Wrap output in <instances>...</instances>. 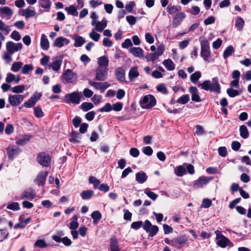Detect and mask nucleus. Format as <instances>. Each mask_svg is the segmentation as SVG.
Here are the masks:
<instances>
[{"label": "nucleus", "mask_w": 251, "mask_h": 251, "mask_svg": "<svg viewBox=\"0 0 251 251\" xmlns=\"http://www.w3.org/2000/svg\"><path fill=\"white\" fill-rule=\"evenodd\" d=\"M42 97L41 93L35 92L26 101H25L23 105L26 108H31L33 107L37 102V101Z\"/></svg>", "instance_id": "11"}, {"label": "nucleus", "mask_w": 251, "mask_h": 251, "mask_svg": "<svg viewBox=\"0 0 251 251\" xmlns=\"http://www.w3.org/2000/svg\"><path fill=\"white\" fill-rule=\"evenodd\" d=\"M163 64L169 71H173L175 69V65L170 59L164 60L163 62Z\"/></svg>", "instance_id": "31"}, {"label": "nucleus", "mask_w": 251, "mask_h": 251, "mask_svg": "<svg viewBox=\"0 0 251 251\" xmlns=\"http://www.w3.org/2000/svg\"><path fill=\"white\" fill-rule=\"evenodd\" d=\"M215 233L216 235V239L218 240L217 242V244L218 246L225 248H226L227 245H229L231 243V241L226 236H225L223 234L221 233V232L217 230L215 231Z\"/></svg>", "instance_id": "7"}, {"label": "nucleus", "mask_w": 251, "mask_h": 251, "mask_svg": "<svg viewBox=\"0 0 251 251\" xmlns=\"http://www.w3.org/2000/svg\"><path fill=\"white\" fill-rule=\"evenodd\" d=\"M22 16H25V18L32 17L35 16L36 13L34 10H30L29 8L22 10Z\"/></svg>", "instance_id": "40"}, {"label": "nucleus", "mask_w": 251, "mask_h": 251, "mask_svg": "<svg viewBox=\"0 0 251 251\" xmlns=\"http://www.w3.org/2000/svg\"><path fill=\"white\" fill-rule=\"evenodd\" d=\"M190 100V97L188 94H185L181 96L176 100L177 103L185 104Z\"/></svg>", "instance_id": "49"}, {"label": "nucleus", "mask_w": 251, "mask_h": 251, "mask_svg": "<svg viewBox=\"0 0 251 251\" xmlns=\"http://www.w3.org/2000/svg\"><path fill=\"white\" fill-rule=\"evenodd\" d=\"M110 249L111 251H120L119 248V243L115 237L110 239Z\"/></svg>", "instance_id": "28"}, {"label": "nucleus", "mask_w": 251, "mask_h": 251, "mask_svg": "<svg viewBox=\"0 0 251 251\" xmlns=\"http://www.w3.org/2000/svg\"><path fill=\"white\" fill-rule=\"evenodd\" d=\"M240 136L244 139H246L249 137V132L247 127L245 125H242L240 126Z\"/></svg>", "instance_id": "43"}, {"label": "nucleus", "mask_w": 251, "mask_h": 251, "mask_svg": "<svg viewBox=\"0 0 251 251\" xmlns=\"http://www.w3.org/2000/svg\"><path fill=\"white\" fill-rule=\"evenodd\" d=\"M51 159L50 156L44 151L39 152L37 155V161L38 163L45 167L50 166Z\"/></svg>", "instance_id": "5"}, {"label": "nucleus", "mask_w": 251, "mask_h": 251, "mask_svg": "<svg viewBox=\"0 0 251 251\" xmlns=\"http://www.w3.org/2000/svg\"><path fill=\"white\" fill-rule=\"evenodd\" d=\"M34 114L36 118H42L44 116V113L40 106L34 108Z\"/></svg>", "instance_id": "54"}, {"label": "nucleus", "mask_w": 251, "mask_h": 251, "mask_svg": "<svg viewBox=\"0 0 251 251\" xmlns=\"http://www.w3.org/2000/svg\"><path fill=\"white\" fill-rule=\"evenodd\" d=\"M7 208L13 211H17L20 209V205L17 202H13L9 203L7 206Z\"/></svg>", "instance_id": "55"}, {"label": "nucleus", "mask_w": 251, "mask_h": 251, "mask_svg": "<svg viewBox=\"0 0 251 251\" xmlns=\"http://www.w3.org/2000/svg\"><path fill=\"white\" fill-rule=\"evenodd\" d=\"M7 153L8 154V158L10 160H13L14 156L19 154L21 152V149L15 146L12 147H8L6 149Z\"/></svg>", "instance_id": "14"}, {"label": "nucleus", "mask_w": 251, "mask_h": 251, "mask_svg": "<svg viewBox=\"0 0 251 251\" xmlns=\"http://www.w3.org/2000/svg\"><path fill=\"white\" fill-rule=\"evenodd\" d=\"M82 98L81 92H73L71 93L66 94L63 98V101L66 103L78 104Z\"/></svg>", "instance_id": "4"}, {"label": "nucleus", "mask_w": 251, "mask_h": 251, "mask_svg": "<svg viewBox=\"0 0 251 251\" xmlns=\"http://www.w3.org/2000/svg\"><path fill=\"white\" fill-rule=\"evenodd\" d=\"M36 193L32 189L30 188L28 190L24 191L21 195V199L22 200L27 199L29 200H33L36 197Z\"/></svg>", "instance_id": "20"}, {"label": "nucleus", "mask_w": 251, "mask_h": 251, "mask_svg": "<svg viewBox=\"0 0 251 251\" xmlns=\"http://www.w3.org/2000/svg\"><path fill=\"white\" fill-rule=\"evenodd\" d=\"M62 64V59H56L53 61L50 64V67L54 71H58L60 68Z\"/></svg>", "instance_id": "42"}, {"label": "nucleus", "mask_w": 251, "mask_h": 251, "mask_svg": "<svg viewBox=\"0 0 251 251\" xmlns=\"http://www.w3.org/2000/svg\"><path fill=\"white\" fill-rule=\"evenodd\" d=\"M158 57L159 56L157 55V54H156V53L154 52L153 53H148L147 55L145 56V58L147 62H154L158 58Z\"/></svg>", "instance_id": "53"}, {"label": "nucleus", "mask_w": 251, "mask_h": 251, "mask_svg": "<svg viewBox=\"0 0 251 251\" xmlns=\"http://www.w3.org/2000/svg\"><path fill=\"white\" fill-rule=\"evenodd\" d=\"M135 6V3L134 1H131L129 3L126 4L125 6L126 10L129 13H131L133 11V8Z\"/></svg>", "instance_id": "64"}, {"label": "nucleus", "mask_w": 251, "mask_h": 251, "mask_svg": "<svg viewBox=\"0 0 251 251\" xmlns=\"http://www.w3.org/2000/svg\"><path fill=\"white\" fill-rule=\"evenodd\" d=\"M212 179V177L201 176L198 179L195 180L193 184L194 189L201 188L203 187L204 185L207 184L209 181Z\"/></svg>", "instance_id": "9"}, {"label": "nucleus", "mask_w": 251, "mask_h": 251, "mask_svg": "<svg viewBox=\"0 0 251 251\" xmlns=\"http://www.w3.org/2000/svg\"><path fill=\"white\" fill-rule=\"evenodd\" d=\"M188 239L186 235H180L171 240V245L177 249H180L186 243Z\"/></svg>", "instance_id": "8"}, {"label": "nucleus", "mask_w": 251, "mask_h": 251, "mask_svg": "<svg viewBox=\"0 0 251 251\" xmlns=\"http://www.w3.org/2000/svg\"><path fill=\"white\" fill-rule=\"evenodd\" d=\"M40 45L41 48L44 50H48L50 47L49 41L44 34L41 35Z\"/></svg>", "instance_id": "27"}, {"label": "nucleus", "mask_w": 251, "mask_h": 251, "mask_svg": "<svg viewBox=\"0 0 251 251\" xmlns=\"http://www.w3.org/2000/svg\"><path fill=\"white\" fill-rule=\"evenodd\" d=\"M245 25V21L243 19L238 16L235 19V27L239 31H242Z\"/></svg>", "instance_id": "29"}, {"label": "nucleus", "mask_w": 251, "mask_h": 251, "mask_svg": "<svg viewBox=\"0 0 251 251\" xmlns=\"http://www.w3.org/2000/svg\"><path fill=\"white\" fill-rule=\"evenodd\" d=\"M90 37L94 41L98 42L100 38V34L96 32L95 29H93L92 31L89 34Z\"/></svg>", "instance_id": "59"}, {"label": "nucleus", "mask_w": 251, "mask_h": 251, "mask_svg": "<svg viewBox=\"0 0 251 251\" xmlns=\"http://www.w3.org/2000/svg\"><path fill=\"white\" fill-rule=\"evenodd\" d=\"M242 91L241 89L235 90L232 88H228L226 90V93L229 97L230 98H234L238 96Z\"/></svg>", "instance_id": "33"}, {"label": "nucleus", "mask_w": 251, "mask_h": 251, "mask_svg": "<svg viewBox=\"0 0 251 251\" xmlns=\"http://www.w3.org/2000/svg\"><path fill=\"white\" fill-rule=\"evenodd\" d=\"M30 138V135H25L23 137L19 138L17 141L16 144L20 146H24L27 143Z\"/></svg>", "instance_id": "36"}, {"label": "nucleus", "mask_w": 251, "mask_h": 251, "mask_svg": "<svg viewBox=\"0 0 251 251\" xmlns=\"http://www.w3.org/2000/svg\"><path fill=\"white\" fill-rule=\"evenodd\" d=\"M234 52V49L232 46H228L225 50L223 53V57L224 59H226L227 57L231 55Z\"/></svg>", "instance_id": "41"}, {"label": "nucleus", "mask_w": 251, "mask_h": 251, "mask_svg": "<svg viewBox=\"0 0 251 251\" xmlns=\"http://www.w3.org/2000/svg\"><path fill=\"white\" fill-rule=\"evenodd\" d=\"M125 74L126 72L125 70L121 67H118L115 70V77L120 82H126Z\"/></svg>", "instance_id": "19"}, {"label": "nucleus", "mask_w": 251, "mask_h": 251, "mask_svg": "<svg viewBox=\"0 0 251 251\" xmlns=\"http://www.w3.org/2000/svg\"><path fill=\"white\" fill-rule=\"evenodd\" d=\"M109 60L105 56H102L98 58V64L100 66L107 67L108 65Z\"/></svg>", "instance_id": "44"}, {"label": "nucleus", "mask_w": 251, "mask_h": 251, "mask_svg": "<svg viewBox=\"0 0 251 251\" xmlns=\"http://www.w3.org/2000/svg\"><path fill=\"white\" fill-rule=\"evenodd\" d=\"M143 222L141 221L134 222L131 224V228L137 230L142 226H143Z\"/></svg>", "instance_id": "63"}, {"label": "nucleus", "mask_w": 251, "mask_h": 251, "mask_svg": "<svg viewBox=\"0 0 251 251\" xmlns=\"http://www.w3.org/2000/svg\"><path fill=\"white\" fill-rule=\"evenodd\" d=\"M39 6L42 8L47 9V11L50 8L51 2L50 0H40L39 1Z\"/></svg>", "instance_id": "38"}, {"label": "nucleus", "mask_w": 251, "mask_h": 251, "mask_svg": "<svg viewBox=\"0 0 251 251\" xmlns=\"http://www.w3.org/2000/svg\"><path fill=\"white\" fill-rule=\"evenodd\" d=\"M156 89L158 92H160L164 94H168V90L164 83H161L156 86Z\"/></svg>", "instance_id": "58"}, {"label": "nucleus", "mask_w": 251, "mask_h": 251, "mask_svg": "<svg viewBox=\"0 0 251 251\" xmlns=\"http://www.w3.org/2000/svg\"><path fill=\"white\" fill-rule=\"evenodd\" d=\"M52 239L57 243L62 242L66 246H69L72 244V242L71 239L67 236L61 238L58 236L52 235Z\"/></svg>", "instance_id": "21"}, {"label": "nucleus", "mask_w": 251, "mask_h": 251, "mask_svg": "<svg viewBox=\"0 0 251 251\" xmlns=\"http://www.w3.org/2000/svg\"><path fill=\"white\" fill-rule=\"evenodd\" d=\"M6 48L9 53L13 54L14 52L22 50L23 45L21 43L15 44L12 41H8L6 43Z\"/></svg>", "instance_id": "12"}, {"label": "nucleus", "mask_w": 251, "mask_h": 251, "mask_svg": "<svg viewBox=\"0 0 251 251\" xmlns=\"http://www.w3.org/2000/svg\"><path fill=\"white\" fill-rule=\"evenodd\" d=\"M129 51L136 57H145L144 54V50L140 47H132L129 49Z\"/></svg>", "instance_id": "24"}, {"label": "nucleus", "mask_w": 251, "mask_h": 251, "mask_svg": "<svg viewBox=\"0 0 251 251\" xmlns=\"http://www.w3.org/2000/svg\"><path fill=\"white\" fill-rule=\"evenodd\" d=\"M112 109V106L111 104L109 102L106 103L104 106L98 109V111L101 112H109Z\"/></svg>", "instance_id": "57"}, {"label": "nucleus", "mask_w": 251, "mask_h": 251, "mask_svg": "<svg viewBox=\"0 0 251 251\" xmlns=\"http://www.w3.org/2000/svg\"><path fill=\"white\" fill-rule=\"evenodd\" d=\"M72 38L75 41L74 46L75 47H81L86 42L85 39L83 37L77 34H73Z\"/></svg>", "instance_id": "22"}, {"label": "nucleus", "mask_w": 251, "mask_h": 251, "mask_svg": "<svg viewBox=\"0 0 251 251\" xmlns=\"http://www.w3.org/2000/svg\"><path fill=\"white\" fill-rule=\"evenodd\" d=\"M143 228L147 233H149V236L150 237L155 236L159 230L158 227L155 225H152L149 220L145 221L143 225Z\"/></svg>", "instance_id": "6"}, {"label": "nucleus", "mask_w": 251, "mask_h": 251, "mask_svg": "<svg viewBox=\"0 0 251 251\" xmlns=\"http://www.w3.org/2000/svg\"><path fill=\"white\" fill-rule=\"evenodd\" d=\"M47 245L45 240L42 239L37 240L34 243L35 247H38L40 248H44L47 247Z\"/></svg>", "instance_id": "61"}, {"label": "nucleus", "mask_w": 251, "mask_h": 251, "mask_svg": "<svg viewBox=\"0 0 251 251\" xmlns=\"http://www.w3.org/2000/svg\"><path fill=\"white\" fill-rule=\"evenodd\" d=\"M48 175V172H42L40 173L34 180V182L39 186L41 185L42 186H43L46 183V178Z\"/></svg>", "instance_id": "18"}, {"label": "nucleus", "mask_w": 251, "mask_h": 251, "mask_svg": "<svg viewBox=\"0 0 251 251\" xmlns=\"http://www.w3.org/2000/svg\"><path fill=\"white\" fill-rule=\"evenodd\" d=\"M145 193L152 200L155 201L157 197H158V195L154 192L151 191L150 190L149 188H146L145 190Z\"/></svg>", "instance_id": "52"}, {"label": "nucleus", "mask_w": 251, "mask_h": 251, "mask_svg": "<svg viewBox=\"0 0 251 251\" xmlns=\"http://www.w3.org/2000/svg\"><path fill=\"white\" fill-rule=\"evenodd\" d=\"M107 69L102 70V69L98 67L96 70L95 79L98 81H104L107 77Z\"/></svg>", "instance_id": "15"}, {"label": "nucleus", "mask_w": 251, "mask_h": 251, "mask_svg": "<svg viewBox=\"0 0 251 251\" xmlns=\"http://www.w3.org/2000/svg\"><path fill=\"white\" fill-rule=\"evenodd\" d=\"M199 87L205 91H209L217 94L221 93V86L219 83L218 77L212 78V81L209 80H204L202 83L199 84Z\"/></svg>", "instance_id": "1"}, {"label": "nucleus", "mask_w": 251, "mask_h": 251, "mask_svg": "<svg viewBox=\"0 0 251 251\" xmlns=\"http://www.w3.org/2000/svg\"><path fill=\"white\" fill-rule=\"evenodd\" d=\"M63 78L67 83H74L76 82L77 74L70 69H67L63 74Z\"/></svg>", "instance_id": "10"}, {"label": "nucleus", "mask_w": 251, "mask_h": 251, "mask_svg": "<svg viewBox=\"0 0 251 251\" xmlns=\"http://www.w3.org/2000/svg\"><path fill=\"white\" fill-rule=\"evenodd\" d=\"M139 102L143 109H148L156 105V100L154 96L149 94L142 97Z\"/></svg>", "instance_id": "2"}, {"label": "nucleus", "mask_w": 251, "mask_h": 251, "mask_svg": "<svg viewBox=\"0 0 251 251\" xmlns=\"http://www.w3.org/2000/svg\"><path fill=\"white\" fill-rule=\"evenodd\" d=\"M71 137L69 140L71 143L74 144L79 143L81 139V136L79 133L77 131L73 130L70 134Z\"/></svg>", "instance_id": "23"}, {"label": "nucleus", "mask_w": 251, "mask_h": 251, "mask_svg": "<svg viewBox=\"0 0 251 251\" xmlns=\"http://www.w3.org/2000/svg\"><path fill=\"white\" fill-rule=\"evenodd\" d=\"M94 195V191L92 190H84L81 194L80 196L84 200L90 199Z\"/></svg>", "instance_id": "30"}, {"label": "nucleus", "mask_w": 251, "mask_h": 251, "mask_svg": "<svg viewBox=\"0 0 251 251\" xmlns=\"http://www.w3.org/2000/svg\"><path fill=\"white\" fill-rule=\"evenodd\" d=\"M139 75L137 67H133L129 70L128 73V77L130 81H133Z\"/></svg>", "instance_id": "26"}, {"label": "nucleus", "mask_w": 251, "mask_h": 251, "mask_svg": "<svg viewBox=\"0 0 251 251\" xmlns=\"http://www.w3.org/2000/svg\"><path fill=\"white\" fill-rule=\"evenodd\" d=\"M0 14L1 17L2 18L3 16L2 14H5L7 16H11L13 13L10 8L7 6L0 7Z\"/></svg>", "instance_id": "35"}, {"label": "nucleus", "mask_w": 251, "mask_h": 251, "mask_svg": "<svg viewBox=\"0 0 251 251\" xmlns=\"http://www.w3.org/2000/svg\"><path fill=\"white\" fill-rule=\"evenodd\" d=\"M186 170L182 165L177 166L175 170V173L178 176H182L186 174Z\"/></svg>", "instance_id": "46"}, {"label": "nucleus", "mask_w": 251, "mask_h": 251, "mask_svg": "<svg viewBox=\"0 0 251 251\" xmlns=\"http://www.w3.org/2000/svg\"><path fill=\"white\" fill-rule=\"evenodd\" d=\"M65 10L69 14L72 15L74 16H77L78 15V12L77 11L76 8L74 5H71L69 7H66L65 8Z\"/></svg>", "instance_id": "37"}, {"label": "nucleus", "mask_w": 251, "mask_h": 251, "mask_svg": "<svg viewBox=\"0 0 251 251\" xmlns=\"http://www.w3.org/2000/svg\"><path fill=\"white\" fill-rule=\"evenodd\" d=\"M25 86L24 85H17L12 88V91L14 93H22L25 90Z\"/></svg>", "instance_id": "56"}, {"label": "nucleus", "mask_w": 251, "mask_h": 251, "mask_svg": "<svg viewBox=\"0 0 251 251\" xmlns=\"http://www.w3.org/2000/svg\"><path fill=\"white\" fill-rule=\"evenodd\" d=\"M189 92L191 94V100L195 102H201V99L199 94L197 88L195 86H190L189 88Z\"/></svg>", "instance_id": "17"}, {"label": "nucleus", "mask_w": 251, "mask_h": 251, "mask_svg": "<svg viewBox=\"0 0 251 251\" xmlns=\"http://www.w3.org/2000/svg\"><path fill=\"white\" fill-rule=\"evenodd\" d=\"M201 76V73L200 71H197L192 74L190 76V80L193 83H197L199 78Z\"/></svg>", "instance_id": "45"}, {"label": "nucleus", "mask_w": 251, "mask_h": 251, "mask_svg": "<svg viewBox=\"0 0 251 251\" xmlns=\"http://www.w3.org/2000/svg\"><path fill=\"white\" fill-rule=\"evenodd\" d=\"M33 69V66L32 64H25L22 69V73L23 74H27L29 71H32Z\"/></svg>", "instance_id": "60"}, {"label": "nucleus", "mask_w": 251, "mask_h": 251, "mask_svg": "<svg viewBox=\"0 0 251 251\" xmlns=\"http://www.w3.org/2000/svg\"><path fill=\"white\" fill-rule=\"evenodd\" d=\"M24 97L22 95H9L8 97V101L12 106L19 105L23 101Z\"/></svg>", "instance_id": "13"}, {"label": "nucleus", "mask_w": 251, "mask_h": 251, "mask_svg": "<svg viewBox=\"0 0 251 251\" xmlns=\"http://www.w3.org/2000/svg\"><path fill=\"white\" fill-rule=\"evenodd\" d=\"M80 107L83 111L87 112L92 109L94 105L91 102H84L81 104Z\"/></svg>", "instance_id": "48"}, {"label": "nucleus", "mask_w": 251, "mask_h": 251, "mask_svg": "<svg viewBox=\"0 0 251 251\" xmlns=\"http://www.w3.org/2000/svg\"><path fill=\"white\" fill-rule=\"evenodd\" d=\"M91 216L93 220L94 224H97L102 218L101 214L98 210L93 212L91 214Z\"/></svg>", "instance_id": "32"}, {"label": "nucleus", "mask_w": 251, "mask_h": 251, "mask_svg": "<svg viewBox=\"0 0 251 251\" xmlns=\"http://www.w3.org/2000/svg\"><path fill=\"white\" fill-rule=\"evenodd\" d=\"M89 84L91 86H93L95 89L99 90H103L101 92H103L104 90L107 88H108L110 86V84L107 82H97L93 81L91 80H89Z\"/></svg>", "instance_id": "16"}, {"label": "nucleus", "mask_w": 251, "mask_h": 251, "mask_svg": "<svg viewBox=\"0 0 251 251\" xmlns=\"http://www.w3.org/2000/svg\"><path fill=\"white\" fill-rule=\"evenodd\" d=\"M148 176L143 171H140L136 174V180L139 183H144L147 179Z\"/></svg>", "instance_id": "25"}, {"label": "nucleus", "mask_w": 251, "mask_h": 251, "mask_svg": "<svg viewBox=\"0 0 251 251\" xmlns=\"http://www.w3.org/2000/svg\"><path fill=\"white\" fill-rule=\"evenodd\" d=\"M64 46V40L63 37L60 36L56 38L54 40L52 46L53 47H57L59 48H61Z\"/></svg>", "instance_id": "50"}, {"label": "nucleus", "mask_w": 251, "mask_h": 251, "mask_svg": "<svg viewBox=\"0 0 251 251\" xmlns=\"http://www.w3.org/2000/svg\"><path fill=\"white\" fill-rule=\"evenodd\" d=\"M72 123L74 126L77 128L81 125V118L79 116H76L73 119Z\"/></svg>", "instance_id": "62"}, {"label": "nucleus", "mask_w": 251, "mask_h": 251, "mask_svg": "<svg viewBox=\"0 0 251 251\" xmlns=\"http://www.w3.org/2000/svg\"><path fill=\"white\" fill-rule=\"evenodd\" d=\"M89 182L90 183L93 184L94 188H98L100 184V181L94 176H91L89 178Z\"/></svg>", "instance_id": "47"}, {"label": "nucleus", "mask_w": 251, "mask_h": 251, "mask_svg": "<svg viewBox=\"0 0 251 251\" xmlns=\"http://www.w3.org/2000/svg\"><path fill=\"white\" fill-rule=\"evenodd\" d=\"M95 29L98 32H101L106 27L107 22L105 20H102L101 22H97Z\"/></svg>", "instance_id": "34"}, {"label": "nucleus", "mask_w": 251, "mask_h": 251, "mask_svg": "<svg viewBox=\"0 0 251 251\" xmlns=\"http://www.w3.org/2000/svg\"><path fill=\"white\" fill-rule=\"evenodd\" d=\"M200 41L201 47V56L204 61H208L209 58L211 57L209 42L207 39L202 37L200 38Z\"/></svg>", "instance_id": "3"}, {"label": "nucleus", "mask_w": 251, "mask_h": 251, "mask_svg": "<svg viewBox=\"0 0 251 251\" xmlns=\"http://www.w3.org/2000/svg\"><path fill=\"white\" fill-rule=\"evenodd\" d=\"M23 63L22 62H15L12 65L11 70L14 72H18L22 67Z\"/></svg>", "instance_id": "51"}, {"label": "nucleus", "mask_w": 251, "mask_h": 251, "mask_svg": "<svg viewBox=\"0 0 251 251\" xmlns=\"http://www.w3.org/2000/svg\"><path fill=\"white\" fill-rule=\"evenodd\" d=\"M167 11L170 15H174L176 12H179L181 10L180 6L173 5L168 6L166 8Z\"/></svg>", "instance_id": "39"}]
</instances>
